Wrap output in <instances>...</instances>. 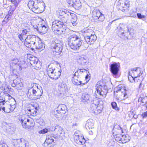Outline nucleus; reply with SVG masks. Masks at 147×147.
Here are the masks:
<instances>
[{
    "label": "nucleus",
    "instance_id": "2",
    "mask_svg": "<svg viewBox=\"0 0 147 147\" xmlns=\"http://www.w3.org/2000/svg\"><path fill=\"white\" fill-rule=\"evenodd\" d=\"M82 40L76 35H73L68 38L69 45L73 50L79 49L82 44Z\"/></svg>",
    "mask_w": 147,
    "mask_h": 147
},
{
    "label": "nucleus",
    "instance_id": "24",
    "mask_svg": "<svg viewBox=\"0 0 147 147\" xmlns=\"http://www.w3.org/2000/svg\"><path fill=\"white\" fill-rule=\"evenodd\" d=\"M18 119L21 123L22 126L27 120H29L28 116L26 115H20L18 118Z\"/></svg>",
    "mask_w": 147,
    "mask_h": 147
},
{
    "label": "nucleus",
    "instance_id": "53",
    "mask_svg": "<svg viewBox=\"0 0 147 147\" xmlns=\"http://www.w3.org/2000/svg\"><path fill=\"white\" fill-rule=\"evenodd\" d=\"M15 65L17 67V69H18L20 70H21L22 69V66L21 65L20 63H18Z\"/></svg>",
    "mask_w": 147,
    "mask_h": 147
},
{
    "label": "nucleus",
    "instance_id": "30",
    "mask_svg": "<svg viewBox=\"0 0 147 147\" xmlns=\"http://www.w3.org/2000/svg\"><path fill=\"white\" fill-rule=\"evenodd\" d=\"M50 52L52 55H54L55 51V41H53L51 43L49 49Z\"/></svg>",
    "mask_w": 147,
    "mask_h": 147
},
{
    "label": "nucleus",
    "instance_id": "16",
    "mask_svg": "<svg viewBox=\"0 0 147 147\" xmlns=\"http://www.w3.org/2000/svg\"><path fill=\"white\" fill-rule=\"evenodd\" d=\"M34 125V120L31 119H29V120H27L24 124L23 127L24 128L28 129L30 130L32 129Z\"/></svg>",
    "mask_w": 147,
    "mask_h": 147
},
{
    "label": "nucleus",
    "instance_id": "39",
    "mask_svg": "<svg viewBox=\"0 0 147 147\" xmlns=\"http://www.w3.org/2000/svg\"><path fill=\"white\" fill-rule=\"evenodd\" d=\"M19 62L18 59L17 58H14L11 59L10 63L12 66L15 65Z\"/></svg>",
    "mask_w": 147,
    "mask_h": 147
},
{
    "label": "nucleus",
    "instance_id": "35",
    "mask_svg": "<svg viewBox=\"0 0 147 147\" xmlns=\"http://www.w3.org/2000/svg\"><path fill=\"white\" fill-rule=\"evenodd\" d=\"M66 10H67L64 9H61L60 10H57V14L59 15L60 16H64L65 13H66L65 11Z\"/></svg>",
    "mask_w": 147,
    "mask_h": 147
},
{
    "label": "nucleus",
    "instance_id": "22",
    "mask_svg": "<svg viewBox=\"0 0 147 147\" xmlns=\"http://www.w3.org/2000/svg\"><path fill=\"white\" fill-rule=\"evenodd\" d=\"M95 33L94 31L91 28H86L84 30L83 35L84 38L88 37L89 36H92Z\"/></svg>",
    "mask_w": 147,
    "mask_h": 147
},
{
    "label": "nucleus",
    "instance_id": "33",
    "mask_svg": "<svg viewBox=\"0 0 147 147\" xmlns=\"http://www.w3.org/2000/svg\"><path fill=\"white\" fill-rule=\"evenodd\" d=\"M90 95L88 94L85 93L83 94L82 98L83 100L87 101L90 100Z\"/></svg>",
    "mask_w": 147,
    "mask_h": 147
},
{
    "label": "nucleus",
    "instance_id": "34",
    "mask_svg": "<svg viewBox=\"0 0 147 147\" xmlns=\"http://www.w3.org/2000/svg\"><path fill=\"white\" fill-rule=\"evenodd\" d=\"M87 59L86 57H80L79 60L81 62V64L82 65H85L87 63Z\"/></svg>",
    "mask_w": 147,
    "mask_h": 147
},
{
    "label": "nucleus",
    "instance_id": "55",
    "mask_svg": "<svg viewBox=\"0 0 147 147\" xmlns=\"http://www.w3.org/2000/svg\"><path fill=\"white\" fill-rule=\"evenodd\" d=\"M52 31L54 32L55 31V23L54 21L52 22Z\"/></svg>",
    "mask_w": 147,
    "mask_h": 147
},
{
    "label": "nucleus",
    "instance_id": "61",
    "mask_svg": "<svg viewBox=\"0 0 147 147\" xmlns=\"http://www.w3.org/2000/svg\"><path fill=\"white\" fill-rule=\"evenodd\" d=\"M6 113H9L11 112V110L10 109L9 107H8V105H7V107H6Z\"/></svg>",
    "mask_w": 147,
    "mask_h": 147
},
{
    "label": "nucleus",
    "instance_id": "11",
    "mask_svg": "<svg viewBox=\"0 0 147 147\" xmlns=\"http://www.w3.org/2000/svg\"><path fill=\"white\" fill-rule=\"evenodd\" d=\"M36 29L39 32L45 34L47 31L48 28L45 21L42 20L39 22Z\"/></svg>",
    "mask_w": 147,
    "mask_h": 147
},
{
    "label": "nucleus",
    "instance_id": "3",
    "mask_svg": "<svg viewBox=\"0 0 147 147\" xmlns=\"http://www.w3.org/2000/svg\"><path fill=\"white\" fill-rule=\"evenodd\" d=\"M96 90L95 94L96 96L105 97L108 92L107 86L101 82H99L96 84Z\"/></svg>",
    "mask_w": 147,
    "mask_h": 147
},
{
    "label": "nucleus",
    "instance_id": "20",
    "mask_svg": "<svg viewBox=\"0 0 147 147\" xmlns=\"http://www.w3.org/2000/svg\"><path fill=\"white\" fill-rule=\"evenodd\" d=\"M97 37L94 34L84 38L86 42L90 45L93 44L96 40Z\"/></svg>",
    "mask_w": 147,
    "mask_h": 147
},
{
    "label": "nucleus",
    "instance_id": "25",
    "mask_svg": "<svg viewBox=\"0 0 147 147\" xmlns=\"http://www.w3.org/2000/svg\"><path fill=\"white\" fill-rule=\"evenodd\" d=\"M94 121L92 119H88L86 121L85 127L87 129H90L94 128Z\"/></svg>",
    "mask_w": 147,
    "mask_h": 147
},
{
    "label": "nucleus",
    "instance_id": "46",
    "mask_svg": "<svg viewBox=\"0 0 147 147\" xmlns=\"http://www.w3.org/2000/svg\"><path fill=\"white\" fill-rule=\"evenodd\" d=\"M115 144V142L113 140H111L108 144V145L109 147H113Z\"/></svg>",
    "mask_w": 147,
    "mask_h": 147
},
{
    "label": "nucleus",
    "instance_id": "49",
    "mask_svg": "<svg viewBox=\"0 0 147 147\" xmlns=\"http://www.w3.org/2000/svg\"><path fill=\"white\" fill-rule=\"evenodd\" d=\"M8 107H9L10 109L11 110V112L13 111L15 109L16 107V106L15 105H8Z\"/></svg>",
    "mask_w": 147,
    "mask_h": 147
},
{
    "label": "nucleus",
    "instance_id": "4",
    "mask_svg": "<svg viewBox=\"0 0 147 147\" xmlns=\"http://www.w3.org/2000/svg\"><path fill=\"white\" fill-rule=\"evenodd\" d=\"M130 4V1L128 0H119L117 3L120 10L125 13L129 11Z\"/></svg>",
    "mask_w": 147,
    "mask_h": 147
},
{
    "label": "nucleus",
    "instance_id": "32",
    "mask_svg": "<svg viewBox=\"0 0 147 147\" xmlns=\"http://www.w3.org/2000/svg\"><path fill=\"white\" fill-rule=\"evenodd\" d=\"M79 140L76 141V143L78 144L82 145L85 143L86 140L84 138V136L81 135Z\"/></svg>",
    "mask_w": 147,
    "mask_h": 147
},
{
    "label": "nucleus",
    "instance_id": "57",
    "mask_svg": "<svg viewBox=\"0 0 147 147\" xmlns=\"http://www.w3.org/2000/svg\"><path fill=\"white\" fill-rule=\"evenodd\" d=\"M9 20L6 18H4V20L2 21V25H4L7 23Z\"/></svg>",
    "mask_w": 147,
    "mask_h": 147
},
{
    "label": "nucleus",
    "instance_id": "8",
    "mask_svg": "<svg viewBox=\"0 0 147 147\" xmlns=\"http://www.w3.org/2000/svg\"><path fill=\"white\" fill-rule=\"evenodd\" d=\"M40 1L41 0H30L28 2V6L33 11L38 13L37 11L39 8L38 5V1L40 2Z\"/></svg>",
    "mask_w": 147,
    "mask_h": 147
},
{
    "label": "nucleus",
    "instance_id": "1",
    "mask_svg": "<svg viewBox=\"0 0 147 147\" xmlns=\"http://www.w3.org/2000/svg\"><path fill=\"white\" fill-rule=\"evenodd\" d=\"M42 93V88L40 87V88H38L37 86L28 89L27 95L31 100H35L40 98Z\"/></svg>",
    "mask_w": 147,
    "mask_h": 147
},
{
    "label": "nucleus",
    "instance_id": "51",
    "mask_svg": "<svg viewBox=\"0 0 147 147\" xmlns=\"http://www.w3.org/2000/svg\"><path fill=\"white\" fill-rule=\"evenodd\" d=\"M81 135H80V136H78L76 135L75 136H74V140L76 143V141H78V140H79V139L80 138V136Z\"/></svg>",
    "mask_w": 147,
    "mask_h": 147
},
{
    "label": "nucleus",
    "instance_id": "19",
    "mask_svg": "<svg viewBox=\"0 0 147 147\" xmlns=\"http://www.w3.org/2000/svg\"><path fill=\"white\" fill-rule=\"evenodd\" d=\"M79 77L78 71H77L74 74V76L72 78V80L74 84L76 85L82 84V81L79 78Z\"/></svg>",
    "mask_w": 147,
    "mask_h": 147
},
{
    "label": "nucleus",
    "instance_id": "62",
    "mask_svg": "<svg viewBox=\"0 0 147 147\" xmlns=\"http://www.w3.org/2000/svg\"><path fill=\"white\" fill-rule=\"evenodd\" d=\"M11 3L14 4L15 5H16L17 4V1L16 0H11Z\"/></svg>",
    "mask_w": 147,
    "mask_h": 147
},
{
    "label": "nucleus",
    "instance_id": "14",
    "mask_svg": "<svg viewBox=\"0 0 147 147\" xmlns=\"http://www.w3.org/2000/svg\"><path fill=\"white\" fill-rule=\"evenodd\" d=\"M29 59L30 63L34 68L36 69H40L41 68V63L38 58L35 57H30Z\"/></svg>",
    "mask_w": 147,
    "mask_h": 147
},
{
    "label": "nucleus",
    "instance_id": "13",
    "mask_svg": "<svg viewBox=\"0 0 147 147\" xmlns=\"http://www.w3.org/2000/svg\"><path fill=\"white\" fill-rule=\"evenodd\" d=\"M119 30L118 33L119 36H121L122 37L125 36V33L130 31L127 25L123 23L120 24L117 28Z\"/></svg>",
    "mask_w": 147,
    "mask_h": 147
},
{
    "label": "nucleus",
    "instance_id": "43",
    "mask_svg": "<svg viewBox=\"0 0 147 147\" xmlns=\"http://www.w3.org/2000/svg\"><path fill=\"white\" fill-rule=\"evenodd\" d=\"M116 137H115V140L119 143H121V135H116Z\"/></svg>",
    "mask_w": 147,
    "mask_h": 147
},
{
    "label": "nucleus",
    "instance_id": "45",
    "mask_svg": "<svg viewBox=\"0 0 147 147\" xmlns=\"http://www.w3.org/2000/svg\"><path fill=\"white\" fill-rule=\"evenodd\" d=\"M19 82L20 83L16 86V89L18 90H20L21 89V87L23 86V84L21 81H19Z\"/></svg>",
    "mask_w": 147,
    "mask_h": 147
},
{
    "label": "nucleus",
    "instance_id": "47",
    "mask_svg": "<svg viewBox=\"0 0 147 147\" xmlns=\"http://www.w3.org/2000/svg\"><path fill=\"white\" fill-rule=\"evenodd\" d=\"M29 32V29H25L22 31V33L21 34L23 35H26Z\"/></svg>",
    "mask_w": 147,
    "mask_h": 147
},
{
    "label": "nucleus",
    "instance_id": "44",
    "mask_svg": "<svg viewBox=\"0 0 147 147\" xmlns=\"http://www.w3.org/2000/svg\"><path fill=\"white\" fill-rule=\"evenodd\" d=\"M142 103H144V105L146 106L147 104V96H146L144 97H142Z\"/></svg>",
    "mask_w": 147,
    "mask_h": 147
},
{
    "label": "nucleus",
    "instance_id": "54",
    "mask_svg": "<svg viewBox=\"0 0 147 147\" xmlns=\"http://www.w3.org/2000/svg\"><path fill=\"white\" fill-rule=\"evenodd\" d=\"M23 35L22 34H20L18 35V38L22 42H23L25 39L23 38Z\"/></svg>",
    "mask_w": 147,
    "mask_h": 147
},
{
    "label": "nucleus",
    "instance_id": "7",
    "mask_svg": "<svg viewBox=\"0 0 147 147\" xmlns=\"http://www.w3.org/2000/svg\"><path fill=\"white\" fill-rule=\"evenodd\" d=\"M36 36L34 35H29L25 39V45L28 47L30 48L36 44Z\"/></svg>",
    "mask_w": 147,
    "mask_h": 147
},
{
    "label": "nucleus",
    "instance_id": "10",
    "mask_svg": "<svg viewBox=\"0 0 147 147\" xmlns=\"http://www.w3.org/2000/svg\"><path fill=\"white\" fill-rule=\"evenodd\" d=\"M120 65L119 63H114L110 66V70L113 76L115 78L118 77V74L119 71Z\"/></svg>",
    "mask_w": 147,
    "mask_h": 147
},
{
    "label": "nucleus",
    "instance_id": "52",
    "mask_svg": "<svg viewBox=\"0 0 147 147\" xmlns=\"http://www.w3.org/2000/svg\"><path fill=\"white\" fill-rule=\"evenodd\" d=\"M60 87L62 89H64V90H65V89L67 88L66 85L64 83H63L61 84V85H60Z\"/></svg>",
    "mask_w": 147,
    "mask_h": 147
},
{
    "label": "nucleus",
    "instance_id": "50",
    "mask_svg": "<svg viewBox=\"0 0 147 147\" xmlns=\"http://www.w3.org/2000/svg\"><path fill=\"white\" fill-rule=\"evenodd\" d=\"M127 91H125L124 92H122L123 97L124 99H126L128 97V95L127 94Z\"/></svg>",
    "mask_w": 147,
    "mask_h": 147
},
{
    "label": "nucleus",
    "instance_id": "9",
    "mask_svg": "<svg viewBox=\"0 0 147 147\" xmlns=\"http://www.w3.org/2000/svg\"><path fill=\"white\" fill-rule=\"evenodd\" d=\"M92 17L95 19H97L98 22H103L105 20V16L99 10L97 9H95L92 13Z\"/></svg>",
    "mask_w": 147,
    "mask_h": 147
},
{
    "label": "nucleus",
    "instance_id": "60",
    "mask_svg": "<svg viewBox=\"0 0 147 147\" xmlns=\"http://www.w3.org/2000/svg\"><path fill=\"white\" fill-rule=\"evenodd\" d=\"M121 127L119 125H115L113 128V130L115 129H120Z\"/></svg>",
    "mask_w": 147,
    "mask_h": 147
},
{
    "label": "nucleus",
    "instance_id": "5",
    "mask_svg": "<svg viewBox=\"0 0 147 147\" xmlns=\"http://www.w3.org/2000/svg\"><path fill=\"white\" fill-rule=\"evenodd\" d=\"M39 109V105L37 103H35L31 105L30 108H28L25 111L28 115L35 116L36 115V113Z\"/></svg>",
    "mask_w": 147,
    "mask_h": 147
},
{
    "label": "nucleus",
    "instance_id": "21",
    "mask_svg": "<svg viewBox=\"0 0 147 147\" xmlns=\"http://www.w3.org/2000/svg\"><path fill=\"white\" fill-rule=\"evenodd\" d=\"M54 138V137L51 136L47 137L43 144V146H45V147H51V144L54 141L53 138Z\"/></svg>",
    "mask_w": 147,
    "mask_h": 147
},
{
    "label": "nucleus",
    "instance_id": "28",
    "mask_svg": "<svg viewBox=\"0 0 147 147\" xmlns=\"http://www.w3.org/2000/svg\"><path fill=\"white\" fill-rule=\"evenodd\" d=\"M100 102L98 101V102L96 103V109L95 111V114L97 115L99 114L101 112L103 108V106L101 104V103H100Z\"/></svg>",
    "mask_w": 147,
    "mask_h": 147
},
{
    "label": "nucleus",
    "instance_id": "15",
    "mask_svg": "<svg viewBox=\"0 0 147 147\" xmlns=\"http://www.w3.org/2000/svg\"><path fill=\"white\" fill-rule=\"evenodd\" d=\"M67 3L70 7H74L78 10L81 7V3L80 0H67Z\"/></svg>",
    "mask_w": 147,
    "mask_h": 147
},
{
    "label": "nucleus",
    "instance_id": "37",
    "mask_svg": "<svg viewBox=\"0 0 147 147\" xmlns=\"http://www.w3.org/2000/svg\"><path fill=\"white\" fill-rule=\"evenodd\" d=\"M137 15L138 19H141L143 21H145L146 20V17L144 15H142L139 13H137Z\"/></svg>",
    "mask_w": 147,
    "mask_h": 147
},
{
    "label": "nucleus",
    "instance_id": "58",
    "mask_svg": "<svg viewBox=\"0 0 147 147\" xmlns=\"http://www.w3.org/2000/svg\"><path fill=\"white\" fill-rule=\"evenodd\" d=\"M14 82H15V83L16 84V85L17 84H18L19 83H20L19 81H21L20 79L19 78H17L15 80H13Z\"/></svg>",
    "mask_w": 147,
    "mask_h": 147
},
{
    "label": "nucleus",
    "instance_id": "64",
    "mask_svg": "<svg viewBox=\"0 0 147 147\" xmlns=\"http://www.w3.org/2000/svg\"><path fill=\"white\" fill-rule=\"evenodd\" d=\"M6 86L5 87L3 85H2L1 87V89L2 90H5L6 88Z\"/></svg>",
    "mask_w": 147,
    "mask_h": 147
},
{
    "label": "nucleus",
    "instance_id": "41",
    "mask_svg": "<svg viewBox=\"0 0 147 147\" xmlns=\"http://www.w3.org/2000/svg\"><path fill=\"white\" fill-rule=\"evenodd\" d=\"M111 106L112 108L117 111H119V108L117 107V104L116 102H112L111 103Z\"/></svg>",
    "mask_w": 147,
    "mask_h": 147
},
{
    "label": "nucleus",
    "instance_id": "18",
    "mask_svg": "<svg viewBox=\"0 0 147 147\" xmlns=\"http://www.w3.org/2000/svg\"><path fill=\"white\" fill-rule=\"evenodd\" d=\"M14 143L15 147H27L26 146L27 143L23 138L17 140Z\"/></svg>",
    "mask_w": 147,
    "mask_h": 147
},
{
    "label": "nucleus",
    "instance_id": "38",
    "mask_svg": "<svg viewBox=\"0 0 147 147\" xmlns=\"http://www.w3.org/2000/svg\"><path fill=\"white\" fill-rule=\"evenodd\" d=\"M38 5L39 6V9L40 8L43 9V10H45V4L42 1V0H41V1H38Z\"/></svg>",
    "mask_w": 147,
    "mask_h": 147
},
{
    "label": "nucleus",
    "instance_id": "23",
    "mask_svg": "<svg viewBox=\"0 0 147 147\" xmlns=\"http://www.w3.org/2000/svg\"><path fill=\"white\" fill-rule=\"evenodd\" d=\"M93 102L92 103L90 106V108L89 109V111L94 114H95V111L96 109V103L98 102V100H93Z\"/></svg>",
    "mask_w": 147,
    "mask_h": 147
},
{
    "label": "nucleus",
    "instance_id": "36",
    "mask_svg": "<svg viewBox=\"0 0 147 147\" xmlns=\"http://www.w3.org/2000/svg\"><path fill=\"white\" fill-rule=\"evenodd\" d=\"M137 78V77H133L131 75V74L130 71L129 72V76L128 79L129 81L131 83H133L134 82H135V79Z\"/></svg>",
    "mask_w": 147,
    "mask_h": 147
},
{
    "label": "nucleus",
    "instance_id": "56",
    "mask_svg": "<svg viewBox=\"0 0 147 147\" xmlns=\"http://www.w3.org/2000/svg\"><path fill=\"white\" fill-rule=\"evenodd\" d=\"M141 116L143 118H144L147 117V111L143 113Z\"/></svg>",
    "mask_w": 147,
    "mask_h": 147
},
{
    "label": "nucleus",
    "instance_id": "48",
    "mask_svg": "<svg viewBox=\"0 0 147 147\" xmlns=\"http://www.w3.org/2000/svg\"><path fill=\"white\" fill-rule=\"evenodd\" d=\"M48 129L46 128L42 130L39 131L38 133L40 134H44L47 133L48 131Z\"/></svg>",
    "mask_w": 147,
    "mask_h": 147
},
{
    "label": "nucleus",
    "instance_id": "6",
    "mask_svg": "<svg viewBox=\"0 0 147 147\" xmlns=\"http://www.w3.org/2000/svg\"><path fill=\"white\" fill-rule=\"evenodd\" d=\"M63 22L58 20H56V35H59L60 38H62V35L64 33L63 29L62 28Z\"/></svg>",
    "mask_w": 147,
    "mask_h": 147
},
{
    "label": "nucleus",
    "instance_id": "40",
    "mask_svg": "<svg viewBox=\"0 0 147 147\" xmlns=\"http://www.w3.org/2000/svg\"><path fill=\"white\" fill-rule=\"evenodd\" d=\"M121 143H125L127 142L128 140L126 139V135H121Z\"/></svg>",
    "mask_w": 147,
    "mask_h": 147
},
{
    "label": "nucleus",
    "instance_id": "17",
    "mask_svg": "<svg viewBox=\"0 0 147 147\" xmlns=\"http://www.w3.org/2000/svg\"><path fill=\"white\" fill-rule=\"evenodd\" d=\"M63 44L62 43H56V55L58 57L62 56L63 55L62 52Z\"/></svg>",
    "mask_w": 147,
    "mask_h": 147
},
{
    "label": "nucleus",
    "instance_id": "12",
    "mask_svg": "<svg viewBox=\"0 0 147 147\" xmlns=\"http://www.w3.org/2000/svg\"><path fill=\"white\" fill-rule=\"evenodd\" d=\"M57 109L56 110L58 113H60L59 116L58 115L56 114V117L57 119L59 120H60L61 119L62 114H64L65 113V110L67 109V107L66 105L64 104H61L59 105L57 108Z\"/></svg>",
    "mask_w": 147,
    "mask_h": 147
},
{
    "label": "nucleus",
    "instance_id": "63",
    "mask_svg": "<svg viewBox=\"0 0 147 147\" xmlns=\"http://www.w3.org/2000/svg\"><path fill=\"white\" fill-rule=\"evenodd\" d=\"M6 97H8V100L11 99L12 98V97L8 94H6Z\"/></svg>",
    "mask_w": 147,
    "mask_h": 147
},
{
    "label": "nucleus",
    "instance_id": "31",
    "mask_svg": "<svg viewBox=\"0 0 147 147\" xmlns=\"http://www.w3.org/2000/svg\"><path fill=\"white\" fill-rule=\"evenodd\" d=\"M56 65L57 67V71H58V76L57 77L56 79H58L59 78L61 74V70L60 65L57 62L56 63Z\"/></svg>",
    "mask_w": 147,
    "mask_h": 147
},
{
    "label": "nucleus",
    "instance_id": "27",
    "mask_svg": "<svg viewBox=\"0 0 147 147\" xmlns=\"http://www.w3.org/2000/svg\"><path fill=\"white\" fill-rule=\"evenodd\" d=\"M35 48L37 49L43 50L45 48V44L42 43L41 40H39L36 43Z\"/></svg>",
    "mask_w": 147,
    "mask_h": 147
},
{
    "label": "nucleus",
    "instance_id": "59",
    "mask_svg": "<svg viewBox=\"0 0 147 147\" xmlns=\"http://www.w3.org/2000/svg\"><path fill=\"white\" fill-rule=\"evenodd\" d=\"M138 68H134L133 69H132L131 71L133 73L135 74V72L137 73L138 71Z\"/></svg>",
    "mask_w": 147,
    "mask_h": 147
},
{
    "label": "nucleus",
    "instance_id": "42",
    "mask_svg": "<svg viewBox=\"0 0 147 147\" xmlns=\"http://www.w3.org/2000/svg\"><path fill=\"white\" fill-rule=\"evenodd\" d=\"M66 13H65V15L63 17L66 18V19H67L68 18V17L69 16H72V14L73 13H71L70 12H69V11H68L67 10L65 11Z\"/></svg>",
    "mask_w": 147,
    "mask_h": 147
},
{
    "label": "nucleus",
    "instance_id": "29",
    "mask_svg": "<svg viewBox=\"0 0 147 147\" xmlns=\"http://www.w3.org/2000/svg\"><path fill=\"white\" fill-rule=\"evenodd\" d=\"M71 19V23L74 26H75L77 24V18L76 15L74 13L72 14Z\"/></svg>",
    "mask_w": 147,
    "mask_h": 147
},
{
    "label": "nucleus",
    "instance_id": "26",
    "mask_svg": "<svg viewBox=\"0 0 147 147\" xmlns=\"http://www.w3.org/2000/svg\"><path fill=\"white\" fill-rule=\"evenodd\" d=\"M56 133L57 136H56V137L60 138L63 135V133L62 128L58 125L56 126Z\"/></svg>",
    "mask_w": 147,
    "mask_h": 147
}]
</instances>
